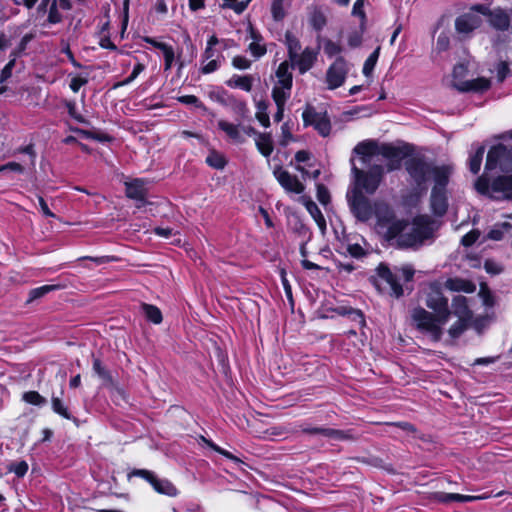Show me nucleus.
I'll return each mask as SVG.
<instances>
[{
	"label": "nucleus",
	"instance_id": "6e6552de",
	"mask_svg": "<svg viewBox=\"0 0 512 512\" xmlns=\"http://www.w3.org/2000/svg\"><path fill=\"white\" fill-rule=\"evenodd\" d=\"M346 199L351 214L357 221L366 223L374 215V203L358 188H349Z\"/></svg>",
	"mask_w": 512,
	"mask_h": 512
},
{
	"label": "nucleus",
	"instance_id": "6e6d98bb",
	"mask_svg": "<svg viewBox=\"0 0 512 512\" xmlns=\"http://www.w3.org/2000/svg\"><path fill=\"white\" fill-rule=\"evenodd\" d=\"M128 476L142 478L151 485L153 480H155L156 474L153 471L147 469H134L128 474Z\"/></svg>",
	"mask_w": 512,
	"mask_h": 512
},
{
	"label": "nucleus",
	"instance_id": "aec40b11",
	"mask_svg": "<svg viewBox=\"0 0 512 512\" xmlns=\"http://www.w3.org/2000/svg\"><path fill=\"white\" fill-rule=\"evenodd\" d=\"M488 21L489 24L498 31H506L510 26V16L501 8H495L489 12Z\"/></svg>",
	"mask_w": 512,
	"mask_h": 512
},
{
	"label": "nucleus",
	"instance_id": "72a5a7b5",
	"mask_svg": "<svg viewBox=\"0 0 512 512\" xmlns=\"http://www.w3.org/2000/svg\"><path fill=\"white\" fill-rule=\"evenodd\" d=\"M141 311L145 318L153 324H160L163 320L161 310L155 305L142 303Z\"/></svg>",
	"mask_w": 512,
	"mask_h": 512
},
{
	"label": "nucleus",
	"instance_id": "412c9836",
	"mask_svg": "<svg viewBox=\"0 0 512 512\" xmlns=\"http://www.w3.org/2000/svg\"><path fill=\"white\" fill-rule=\"evenodd\" d=\"M125 193L130 199L138 202H144L146 199L145 183L141 179H134L125 183Z\"/></svg>",
	"mask_w": 512,
	"mask_h": 512
},
{
	"label": "nucleus",
	"instance_id": "4468645a",
	"mask_svg": "<svg viewBox=\"0 0 512 512\" xmlns=\"http://www.w3.org/2000/svg\"><path fill=\"white\" fill-rule=\"evenodd\" d=\"M377 274L389 286L391 295L397 298L403 295V288L397 273L392 272L388 266L380 264L377 267Z\"/></svg>",
	"mask_w": 512,
	"mask_h": 512
},
{
	"label": "nucleus",
	"instance_id": "9b49d317",
	"mask_svg": "<svg viewBox=\"0 0 512 512\" xmlns=\"http://www.w3.org/2000/svg\"><path fill=\"white\" fill-rule=\"evenodd\" d=\"M466 72V67L463 64H458L453 69L454 87L460 92H484L489 89L490 81L484 77H479L472 80L457 81Z\"/></svg>",
	"mask_w": 512,
	"mask_h": 512
},
{
	"label": "nucleus",
	"instance_id": "774afa93",
	"mask_svg": "<svg viewBox=\"0 0 512 512\" xmlns=\"http://www.w3.org/2000/svg\"><path fill=\"white\" fill-rule=\"evenodd\" d=\"M479 235L478 231H471L461 238V244L465 247L472 246L479 238Z\"/></svg>",
	"mask_w": 512,
	"mask_h": 512
},
{
	"label": "nucleus",
	"instance_id": "09e8293b",
	"mask_svg": "<svg viewBox=\"0 0 512 512\" xmlns=\"http://www.w3.org/2000/svg\"><path fill=\"white\" fill-rule=\"evenodd\" d=\"M22 399L28 404L39 407L44 406L47 403L46 398L40 395L37 391L25 392L22 396Z\"/></svg>",
	"mask_w": 512,
	"mask_h": 512
},
{
	"label": "nucleus",
	"instance_id": "a19ab883",
	"mask_svg": "<svg viewBox=\"0 0 512 512\" xmlns=\"http://www.w3.org/2000/svg\"><path fill=\"white\" fill-rule=\"evenodd\" d=\"M340 314L347 316L352 322H355L360 328L365 325V317L361 310L342 307Z\"/></svg>",
	"mask_w": 512,
	"mask_h": 512
},
{
	"label": "nucleus",
	"instance_id": "c756f323",
	"mask_svg": "<svg viewBox=\"0 0 512 512\" xmlns=\"http://www.w3.org/2000/svg\"><path fill=\"white\" fill-rule=\"evenodd\" d=\"M452 313L459 318L470 317V311L467 305V298L465 296L458 295L453 298L451 314Z\"/></svg>",
	"mask_w": 512,
	"mask_h": 512
},
{
	"label": "nucleus",
	"instance_id": "6ab92c4d",
	"mask_svg": "<svg viewBox=\"0 0 512 512\" xmlns=\"http://www.w3.org/2000/svg\"><path fill=\"white\" fill-rule=\"evenodd\" d=\"M380 153L383 157L390 160L388 171H393L400 167V161L404 157V154L399 147L385 144L381 147Z\"/></svg>",
	"mask_w": 512,
	"mask_h": 512
},
{
	"label": "nucleus",
	"instance_id": "0eeeda50",
	"mask_svg": "<svg viewBox=\"0 0 512 512\" xmlns=\"http://www.w3.org/2000/svg\"><path fill=\"white\" fill-rule=\"evenodd\" d=\"M494 170L512 174V143L501 142L489 149L485 171Z\"/></svg>",
	"mask_w": 512,
	"mask_h": 512
},
{
	"label": "nucleus",
	"instance_id": "7c9ffc66",
	"mask_svg": "<svg viewBox=\"0 0 512 512\" xmlns=\"http://www.w3.org/2000/svg\"><path fill=\"white\" fill-rule=\"evenodd\" d=\"M376 148V143L371 140H366L358 143L353 152L359 156H361V160L364 164L369 162V157L374 153Z\"/></svg>",
	"mask_w": 512,
	"mask_h": 512
},
{
	"label": "nucleus",
	"instance_id": "3c124183",
	"mask_svg": "<svg viewBox=\"0 0 512 512\" xmlns=\"http://www.w3.org/2000/svg\"><path fill=\"white\" fill-rule=\"evenodd\" d=\"M202 440L203 442L208 446L210 447L211 449H213L214 451H216L217 453L221 454L222 456H224L225 458L229 459V460H232L236 463H239L241 462L240 459L238 457H236L235 455H233L232 453H230L229 451L221 448L220 446H218L217 444H215L213 441L211 440H207L206 438L202 437Z\"/></svg>",
	"mask_w": 512,
	"mask_h": 512
},
{
	"label": "nucleus",
	"instance_id": "4c0bfd02",
	"mask_svg": "<svg viewBox=\"0 0 512 512\" xmlns=\"http://www.w3.org/2000/svg\"><path fill=\"white\" fill-rule=\"evenodd\" d=\"M60 285H43L34 289H31L28 294L27 304L44 297L46 294L60 289Z\"/></svg>",
	"mask_w": 512,
	"mask_h": 512
},
{
	"label": "nucleus",
	"instance_id": "4be33fe9",
	"mask_svg": "<svg viewBox=\"0 0 512 512\" xmlns=\"http://www.w3.org/2000/svg\"><path fill=\"white\" fill-rule=\"evenodd\" d=\"M218 128L223 131L233 142L242 144L245 141L241 133V125L230 123L226 120H219L217 123Z\"/></svg>",
	"mask_w": 512,
	"mask_h": 512
},
{
	"label": "nucleus",
	"instance_id": "a18cd8bd",
	"mask_svg": "<svg viewBox=\"0 0 512 512\" xmlns=\"http://www.w3.org/2000/svg\"><path fill=\"white\" fill-rule=\"evenodd\" d=\"M306 208L317 223L318 227L324 231L326 229V220L319 207L314 202H308Z\"/></svg>",
	"mask_w": 512,
	"mask_h": 512
},
{
	"label": "nucleus",
	"instance_id": "2eb2a0df",
	"mask_svg": "<svg viewBox=\"0 0 512 512\" xmlns=\"http://www.w3.org/2000/svg\"><path fill=\"white\" fill-rule=\"evenodd\" d=\"M274 176L279 184L287 191L295 194H301L304 191L303 184L296 176L291 175L288 171L278 167L274 170Z\"/></svg>",
	"mask_w": 512,
	"mask_h": 512
},
{
	"label": "nucleus",
	"instance_id": "69168bd1",
	"mask_svg": "<svg viewBox=\"0 0 512 512\" xmlns=\"http://www.w3.org/2000/svg\"><path fill=\"white\" fill-rule=\"evenodd\" d=\"M15 66V59L10 60L2 69L0 74V84L6 82L11 76Z\"/></svg>",
	"mask_w": 512,
	"mask_h": 512
},
{
	"label": "nucleus",
	"instance_id": "9d476101",
	"mask_svg": "<svg viewBox=\"0 0 512 512\" xmlns=\"http://www.w3.org/2000/svg\"><path fill=\"white\" fill-rule=\"evenodd\" d=\"M305 127L313 126L322 137H327L331 132V121L327 113H320L313 106L308 105L302 113Z\"/></svg>",
	"mask_w": 512,
	"mask_h": 512
},
{
	"label": "nucleus",
	"instance_id": "39448f33",
	"mask_svg": "<svg viewBox=\"0 0 512 512\" xmlns=\"http://www.w3.org/2000/svg\"><path fill=\"white\" fill-rule=\"evenodd\" d=\"M226 39H219L216 35H211L206 43V48L201 55L200 72L202 74H211L220 69L225 57L223 51L228 48Z\"/></svg>",
	"mask_w": 512,
	"mask_h": 512
},
{
	"label": "nucleus",
	"instance_id": "5701e85b",
	"mask_svg": "<svg viewBox=\"0 0 512 512\" xmlns=\"http://www.w3.org/2000/svg\"><path fill=\"white\" fill-rule=\"evenodd\" d=\"M151 486L157 493L168 497H176L179 494V490L170 480L159 478L157 475L155 476V480L151 483Z\"/></svg>",
	"mask_w": 512,
	"mask_h": 512
},
{
	"label": "nucleus",
	"instance_id": "cd10ccee",
	"mask_svg": "<svg viewBox=\"0 0 512 512\" xmlns=\"http://www.w3.org/2000/svg\"><path fill=\"white\" fill-rule=\"evenodd\" d=\"M226 107H228L240 120L248 117L249 108L247 103L234 95H232Z\"/></svg>",
	"mask_w": 512,
	"mask_h": 512
},
{
	"label": "nucleus",
	"instance_id": "bf43d9fd",
	"mask_svg": "<svg viewBox=\"0 0 512 512\" xmlns=\"http://www.w3.org/2000/svg\"><path fill=\"white\" fill-rule=\"evenodd\" d=\"M489 494H483L478 496H471V495H462L458 493H454V502H460V503H467V502H473L477 500H483L489 498Z\"/></svg>",
	"mask_w": 512,
	"mask_h": 512
},
{
	"label": "nucleus",
	"instance_id": "f03ea898",
	"mask_svg": "<svg viewBox=\"0 0 512 512\" xmlns=\"http://www.w3.org/2000/svg\"><path fill=\"white\" fill-rule=\"evenodd\" d=\"M449 321L448 318L429 312L423 307H415L411 311V323L422 334L428 336L432 341L438 342L443 336V326Z\"/></svg>",
	"mask_w": 512,
	"mask_h": 512
},
{
	"label": "nucleus",
	"instance_id": "680f3d73",
	"mask_svg": "<svg viewBox=\"0 0 512 512\" xmlns=\"http://www.w3.org/2000/svg\"><path fill=\"white\" fill-rule=\"evenodd\" d=\"M177 100L186 105H192L197 108H204L203 103L195 95H183L177 98Z\"/></svg>",
	"mask_w": 512,
	"mask_h": 512
},
{
	"label": "nucleus",
	"instance_id": "f3484780",
	"mask_svg": "<svg viewBox=\"0 0 512 512\" xmlns=\"http://www.w3.org/2000/svg\"><path fill=\"white\" fill-rule=\"evenodd\" d=\"M481 18L473 13H465L455 20V28L459 34H469L481 24Z\"/></svg>",
	"mask_w": 512,
	"mask_h": 512
},
{
	"label": "nucleus",
	"instance_id": "c85d7f7f",
	"mask_svg": "<svg viewBox=\"0 0 512 512\" xmlns=\"http://www.w3.org/2000/svg\"><path fill=\"white\" fill-rule=\"evenodd\" d=\"M255 144L258 151L265 157H269L273 152V141L270 133L257 134Z\"/></svg>",
	"mask_w": 512,
	"mask_h": 512
},
{
	"label": "nucleus",
	"instance_id": "a878e982",
	"mask_svg": "<svg viewBox=\"0 0 512 512\" xmlns=\"http://www.w3.org/2000/svg\"><path fill=\"white\" fill-rule=\"evenodd\" d=\"M254 78L252 75L234 74L225 83L230 88H238L246 92H250L253 87Z\"/></svg>",
	"mask_w": 512,
	"mask_h": 512
},
{
	"label": "nucleus",
	"instance_id": "c9c22d12",
	"mask_svg": "<svg viewBox=\"0 0 512 512\" xmlns=\"http://www.w3.org/2000/svg\"><path fill=\"white\" fill-rule=\"evenodd\" d=\"M285 45L287 47L289 60L296 58V54H298L301 50V43L299 39L290 31L285 33Z\"/></svg>",
	"mask_w": 512,
	"mask_h": 512
},
{
	"label": "nucleus",
	"instance_id": "bb28decb",
	"mask_svg": "<svg viewBox=\"0 0 512 512\" xmlns=\"http://www.w3.org/2000/svg\"><path fill=\"white\" fill-rule=\"evenodd\" d=\"M311 28L320 33L327 25V17L320 7L313 8L308 15Z\"/></svg>",
	"mask_w": 512,
	"mask_h": 512
},
{
	"label": "nucleus",
	"instance_id": "7ed1b4c3",
	"mask_svg": "<svg viewBox=\"0 0 512 512\" xmlns=\"http://www.w3.org/2000/svg\"><path fill=\"white\" fill-rule=\"evenodd\" d=\"M377 220V229L387 240H392L405 230L407 223L396 219L392 208L384 202H374V215Z\"/></svg>",
	"mask_w": 512,
	"mask_h": 512
},
{
	"label": "nucleus",
	"instance_id": "0e129e2a",
	"mask_svg": "<svg viewBox=\"0 0 512 512\" xmlns=\"http://www.w3.org/2000/svg\"><path fill=\"white\" fill-rule=\"evenodd\" d=\"M352 15L360 17L362 20L361 27H363L364 22L366 20V15L364 12V0H357L352 9Z\"/></svg>",
	"mask_w": 512,
	"mask_h": 512
},
{
	"label": "nucleus",
	"instance_id": "5fc2aeb1",
	"mask_svg": "<svg viewBox=\"0 0 512 512\" xmlns=\"http://www.w3.org/2000/svg\"><path fill=\"white\" fill-rule=\"evenodd\" d=\"M510 228H511V224L508 222H505L501 225V227H495V228L491 229L488 233V238L495 240V241H500L503 239L504 232L508 231Z\"/></svg>",
	"mask_w": 512,
	"mask_h": 512
},
{
	"label": "nucleus",
	"instance_id": "13d9d810",
	"mask_svg": "<svg viewBox=\"0 0 512 512\" xmlns=\"http://www.w3.org/2000/svg\"><path fill=\"white\" fill-rule=\"evenodd\" d=\"M248 49L252 56H254L256 59L261 58L267 52L266 46L262 42H251L248 46Z\"/></svg>",
	"mask_w": 512,
	"mask_h": 512
},
{
	"label": "nucleus",
	"instance_id": "8fccbe9b",
	"mask_svg": "<svg viewBox=\"0 0 512 512\" xmlns=\"http://www.w3.org/2000/svg\"><path fill=\"white\" fill-rule=\"evenodd\" d=\"M144 70H145V65H144V64H142V63H137V64L134 66V68H133V70H132L131 74H130L126 79H124L123 81H120V82L116 83V84L114 85V87H113V88H115V89H116V88H118V87H122V86L129 85V84H130V83H132V82H133V81H134V80L139 76V74H140V73H142Z\"/></svg>",
	"mask_w": 512,
	"mask_h": 512
},
{
	"label": "nucleus",
	"instance_id": "f704fd0d",
	"mask_svg": "<svg viewBox=\"0 0 512 512\" xmlns=\"http://www.w3.org/2000/svg\"><path fill=\"white\" fill-rule=\"evenodd\" d=\"M286 0H272L271 2V15L275 22H282L287 15Z\"/></svg>",
	"mask_w": 512,
	"mask_h": 512
},
{
	"label": "nucleus",
	"instance_id": "338daca9",
	"mask_svg": "<svg viewBox=\"0 0 512 512\" xmlns=\"http://www.w3.org/2000/svg\"><path fill=\"white\" fill-rule=\"evenodd\" d=\"M281 134H282V137L280 140V145L286 146L293 139V135L290 131V127H289L288 123H284L281 126Z\"/></svg>",
	"mask_w": 512,
	"mask_h": 512
},
{
	"label": "nucleus",
	"instance_id": "37998d69",
	"mask_svg": "<svg viewBox=\"0 0 512 512\" xmlns=\"http://www.w3.org/2000/svg\"><path fill=\"white\" fill-rule=\"evenodd\" d=\"M469 318H459L448 330V334L452 339L459 338L468 328Z\"/></svg>",
	"mask_w": 512,
	"mask_h": 512
},
{
	"label": "nucleus",
	"instance_id": "58836bf2",
	"mask_svg": "<svg viewBox=\"0 0 512 512\" xmlns=\"http://www.w3.org/2000/svg\"><path fill=\"white\" fill-rule=\"evenodd\" d=\"M485 153V147L483 145L478 146L476 151L469 157V170L473 174H477L480 171L483 156Z\"/></svg>",
	"mask_w": 512,
	"mask_h": 512
},
{
	"label": "nucleus",
	"instance_id": "e2e57ef3",
	"mask_svg": "<svg viewBox=\"0 0 512 512\" xmlns=\"http://www.w3.org/2000/svg\"><path fill=\"white\" fill-rule=\"evenodd\" d=\"M251 61L244 56H235L232 59V66L238 70H247L251 67Z\"/></svg>",
	"mask_w": 512,
	"mask_h": 512
},
{
	"label": "nucleus",
	"instance_id": "e433bc0d",
	"mask_svg": "<svg viewBox=\"0 0 512 512\" xmlns=\"http://www.w3.org/2000/svg\"><path fill=\"white\" fill-rule=\"evenodd\" d=\"M292 87L283 88L274 84L271 92L272 99L275 104L286 105L287 100L291 96Z\"/></svg>",
	"mask_w": 512,
	"mask_h": 512
},
{
	"label": "nucleus",
	"instance_id": "393cba45",
	"mask_svg": "<svg viewBox=\"0 0 512 512\" xmlns=\"http://www.w3.org/2000/svg\"><path fill=\"white\" fill-rule=\"evenodd\" d=\"M396 238L398 245L402 248L418 247L423 243L412 226L409 231L404 232L403 230L400 232Z\"/></svg>",
	"mask_w": 512,
	"mask_h": 512
},
{
	"label": "nucleus",
	"instance_id": "1a4fd4ad",
	"mask_svg": "<svg viewBox=\"0 0 512 512\" xmlns=\"http://www.w3.org/2000/svg\"><path fill=\"white\" fill-rule=\"evenodd\" d=\"M452 173L438 174L437 181L434 182L431 195L430 207L435 216L442 217L446 214L448 209V193L447 186L449 184L450 176Z\"/></svg>",
	"mask_w": 512,
	"mask_h": 512
},
{
	"label": "nucleus",
	"instance_id": "f8f14e48",
	"mask_svg": "<svg viewBox=\"0 0 512 512\" xmlns=\"http://www.w3.org/2000/svg\"><path fill=\"white\" fill-rule=\"evenodd\" d=\"M425 305L434 313L450 318L451 310L448 305V299L444 297L441 288L437 284H431L425 297Z\"/></svg>",
	"mask_w": 512,
	"mask_h": 512
},
{
	"label": "nucleus",
	"instance_id": "4d7b16f0",
	"mask_svg": "<svg viewBox=\"0 0 512 512\" xmlns=\"http://www.w3.org/2000/svg\"><path fill=\"white\" fill-rule=\"evenodd\" d=\"M47 21L50 24H57L62 21V15L59 13L57 8V0H53L50 5Z\"/></svg>",
	"mask_w": 512,
	"mask_h": 512
},
{
	"label": "nucleus",
	"instance_id": "473e14b6",
	"mask_svg": "<svg viewBox=\"0 0 512 512\" xmlns=\"http://www.w3.org/2000/svg\"><path fill=\"white\" fill-rule=\"evenodd\" d=\"M51 408L54 413L58 414L59 416L71 420L73 422H77V418L74 417L71 412L69 411L68 407L65 405L63 400L57 396H52L51 398Z\"/></svg>",
	"mask_w": 512,
	"mask_h": 512
},
{
	"label": "nucleus",
	"instance_id": "de8ad7c7",
	"mask_svg": "<svg viewBox=\"0 0 512 512\" xmlns=\"http://www.w3.org/2000/svg\"><path fill=\"white\" fill-rule=\"evenodd\" d=\"M222 8L232 9L235 13L241 14L248 7L252 0H222Z\"/></svg>",
	"mask_w": 512,
	"mask_h": 512
},
{
	"label": "nucleus",
	"instance_id": "864d4df0",
	"mask_svg": "<svg viewBox=\"0 0 512 512\" xmlns=\"http://www.w3.org/2000/svg\"><path fill=\"white\" fill-rule=\"evenodd\" d=\"M159 47L163 53V57H164V61H165V70L166 71L170 70L173 65L174 59H175L174 49L170 45H160Z\"/></svg>",
	"mask_w": 512,
	"mask_h": 512
},
{
	"label": "nucleus",
	"instance_id": "603ef678",
	"mask_svg": "<svg viewBox=\"0 0 512 512\" xmlns=\"http://www.w3.org/2000/svg\"><path fill=\"white\" fill-rule=\"evenodd\" d=\"M324 53L329 57H335L336 55L340 54L343 51V48L340 44L330 40L326 39L324 41L323 45Z\"/></svg>",
	"mask_w": 512,
	"mask_h": 512
},
{
	"label": "nucleus",
	"instance_id": "79ce46f5",
	"mask_svg": "<svg viewBox=\"0 0 512 512\" xmlns=\"http://www.w3.org/2000/svg\"><path fill=\"white\" fill-rule=\"evenodd\" d=\"M326 432V438L335 440V441H347V440H354V434L352 433V430H339V429H332L327 428Z\"/></svg>",
	"mask_w": 512,
	"mask_h": 512
},
{
	"label": "nucleus",
	"instance_id": "f257e3e1",
	"mask_svg": "<svg viewBox=\"0 0 512 512\" xmlns=\"http://www.w3.org/2000/svg\"><path fill=\"white\" fill-rule=\"evenodd\" d=\"M405 169L415 186L421 191L427 189V183L430 179L433 180V183L436 182L438 174L452 173V169L448 165H434L423 158L417 157L408 159L405 162Z\"/></svg>",
	"mask_w": 512,
	"mask_h": 512
},
{
	"label": "nucleus",
	"instance_id": "dca6fc26",
	"mask_svg": "<svg viewBox=\"0 0 512 512\" xmlns=\"http://www.w3.org/2000/svg\"><path fill=\"white\" fill-rule=\"evenodd\" d=\"M317 54L315 49L306 47L301 53L296 54V58L290 59V65L293 68L297 67L300 74H305L313 67Z\"/></svg>",
	"mask_w": 512,
	"mask_h": 512
},
{
	"label": "nucleus",
	"instance_id": "b1692460",
	"mask_svg": "<svg viewBox=\"0 0 512 512\" xmlns=\"http://www.w3.org/2000/svg\"><path fill=\"white\" fill-rule=\"evenodd\" d=\"M293 68L288 61H283L279 64L276 70L277 81L275 84L282 86L283 88L293 86V76L290 69Z\"/></svg>",
	"mask_w": 512,
	"mask_h": 512
},
{
	"label": "nucleus",
	"instance_id": "a211bd4d",
	"mask_svg": "<svg viewBox=\"0 0 512 512\" xmlns=\"http://www.w3.org/2000/svg\"><path fill=\"white\" fill-rule=\"evenodd\" d=\"M412 227L421 241L424 242L433 235L434 221L427 215H421L414 219Z\"/></svg>",
	"mask_w": 512,
	"mask_h": 512
},
{
	"label": "nucleus",
	"instance_id": "423d86ee",
	"mask_svg": "<svg viewBox=\"0 0 512 512\" xmlns=\"http://www.w3.org/2000/svg\"><path fill=\"white\" fill-rule=\"evenodd\" d=\"M351 171L354 177V184L351 188H358L369 195L376 192L384 176V167L379 164L371 165L367 171H364L357 168L352 162Z\"/></svg>",
	"mask_w": 512,
	"mask_h": 512
},
{
	"label": "nucleus",
	"instance_id": "49530a36",
	"mask_svg": "<svg viewBox=\"0 0 512 512\" xmlns=\"http://www.w3.org/2000/svg\"><path fill=\"white\" fill-rule=\"evenodd\" d=\"M380 47L376 48L365 60L362 72L368 77L372 74L379 58Z\"/></svg>",
	"mask_w": 512,
	"mask_h": 512
},
{
	"label": "nucleus",
	"instance_id": "20e7f679",
	"mask_svg": "<svg viewBox=\"0 0 512 512\" xmlns=\"http://www.w3.org/2000/svg\"><path fill=\"white\" fill-rule=\"evenodd\" d=\"M475 189L494 200L512 199V174L497 176L492 182L486 175H482L476 180Z\"/></svg>",
	"mask_w": 512,
	"mask_h": 512
},
{
	"label": "nucleus",
	"instance_id": "2f4dec72",
	"mask_svg": "<svg viewBox=\"0 0 512 512\" xmlns=\"http://www.w3.org/2000/svg\"><path fill=\"white\" fill-rule=\"evenodd\" d=\"M93 371L102 380L104 386H115L111 373L102 365V362L98 358L93 360Z\"/></svg>",
	"mask_w": 512,
	"mask_h": 512
},
{
	"label": "nucleus",
	"instance_id": "ea45409f",
	"mask_svg": "<svg viewBox=\"0 0 512 512\" xmlns=\"http://www.w3.org/2000/svg\"><path fill=\"white\" fill-rule=\"evenodd\" d=\"M206 163L211 168L222 170L225 168L227 160L222 153L213 150L206 157Z\"/></svg>",
	"mask_w": 512,
	"mask_h": 512
},
{
	"label": "nucleus",
	"instance_id": "c03bdc74",
	"mask_svg": "<svg viewBox=\"0 0 512 512\" xmlns=\"http://www.w3.org/2000/svg\"><path fill=\"white\" fill-rule=\"evenodd\" d=\"M232 95L233 94H230L222 87H217L209 93V97L212 101H215L224 107L227 106V103L231 99Z\"/></svg>",
	"mask_w": 512,
	"mask_h": 512
},
{
	"label": "nucleus",
	"instance_id": "052dcab7",
	"mask_svg": "<svg viewBox=\"0 0 512 512\" xmlns=\"http://www.w3.org/2000/svg\"><path fill=\"white\" fill-rule=\"evenodd\" d=\"M9 471L13 472L17 477H23L28 471V464L25 461L12 463Z\"/></svg>",
	"mask_w": 512,
	"mask_h": 512
},
{
	"label": "nucleus",
	"instance_id": "ddd939ff",
	"mask_svg": "<svg viewBox=\"0 0 512 512\" xmlns=\"http://www.w3.org/2000/svg\"><path fill=\"white\" fill-rule=\"evenodd\" d=\"M349 71L347 61L339 56L329 66L326 72V83L330 90H334L342 86L346 80Z\"/></svg>",
	"mask_w": 512,
	"mask_h": 512
}]
</instances>
